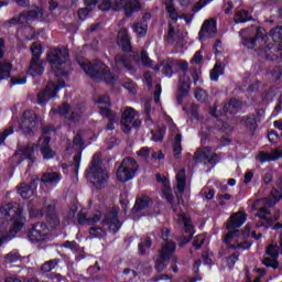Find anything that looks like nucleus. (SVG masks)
I'll list each match as a JSON object with an SVG mask.
<instances>
[{"instance_id": "9", "label": "nucleus", "mask_w": 282, "mask_h": 282, "mask_svg": "<svg viewBox=\"0 0 282 282\" xmlns=\"http://www.w3.org/2000/svg\"><path fill=\"white\" fill-rule=\"evenodd\" d=\"M28 237L31 243H43L47 239V225L36 223L29 229Z\"/></svg>"}, {"instance_id": "11", "label": "nucleus", "mask_w": 282, "mask_h": 282, "mask_svg": "<svg viewBox=\"0 0 282 282\" xmlns=\"http://www.w3.org/2000/svg\"><path fill=\"white\" fill-rule=\"evenodd\" d=\"M28 210L31 219H41V217H45L47 215H56V204L51 203L39 209L34 206V203L30 202L28 204Z\"/></svg>"}, {"instance_id": "59", "label": "nucleus", "mask_w": 282, "mask_h": 282, "mask_svg": "<svg viewBox=\"0 0 282 282\" xmlns=\"http://www.w3.org/2000/svg\"><path fill=\"white\" fill-rule=\"evenodd\" d=\"M263 265H265V268H273V270H276V268H279V261L274 258H264Z\"/></svg>"}, {"instance_id": "16", "label": "nucleus", "mask_w": 282, "mask_h": 282, "mask_svg": "<svg viewBox=\"0 0 282 282\" xmlns=\"http://www.w3.org/2000/svg\"><path fill=\"white\" fill-rule=\"evenodd\" d=\"M21 19H23L26 25L34 23V21H45V10L40 7L21 12Z\"/></svg>"}, {"instance_id": "30", "label": "nucleus", "mask_w": 282, "mask_h": 282, "mask_svg": "<svg viewBox=\"0 0 282 282\" xmlns=\"http://www.w3.org/2000/svg\"><path fill=\"white\" fill-rule=\"evenodd\" d=\"M62 177L63 176L56 172H50L42 175L41 182L43 184H58Z\"/></svg>"}, {"instance_id": "7", "label": "nucleus", "mask_w": 282, "mask_h": 282, "mask_svg": "<svg viewBox=\"0 0 282 282\" xmlns=\"http://www.w3.org/2000/svg\"><path fill=\"white\" fill-rule=\"evenodd\" d=\"M39 126V115L33 110H25L22 120L19 124V129L22 130L23 135H34V130Z\"/></svg>"}, {"instance_id": "18", "label": "nucleus", "mask_w": 282, "mask_h": 282, "mask_svg": "<svg viewBox=\"0 0 282 282\" xmlns=\"http://www.w3.org/2000/svg\"><path fill=\"white\" fill-rule=\"evenodd\" d=\"M39 182H41V178L35 177L31 181L30 185L25 183L20 184L18 193L22 197V199H30L31 196L34 195V191H36Z\"/></svg>"}, {"instance_id": "8", "label": "nucleus", "mask_w": 282, "mask_h": 282, "mask_svg": "<svg viewBox=\"0 0 282 282\" xmlns=\"http://www.w3.org/2000/svg\"><path fill=\"white\" fill-rule=\"evenodd\" d=\"M101 226H108L107 231L110 235H118V232H120V228H122V221H120L118 209H116V207H112V209L104 214Z\"/></svg>"}, {"instance_id": "61", "label": "nucleus", "mask_w": 282, "mask_h": 282, "mask_svg": "<svg viewBox=\"0 0 282 282\" xmlns=\"http://www.w3.org/2000/svg\"><path fill=\"white\" fill-rule=\"evenodd\" d=\"M28 83V77H11L10 87H14V85H25Z\"/></svg>"}, {"instance_id": "4", "label": "nucleus", "mask_w": 282, "mask_h": 282, "mask_svg": "<svg viewBox=\"0 0 282 282\" xmlns=\"http://www.w3.org/2000/svg\"><path fill=\"white\" fill-rule=\"evenodd\" d=\"M140 170L138 161L133 156H126L119 167L117 169V180L124 184L126 182H131L135 177V173Z\"/></svg>"}, {"instance_id": "37", "label": "nucleus", "mask_w": 282, "mask_h": 282, "mask_svg": "<svg viewBox=\"0 0 282 282\" xmlns=\"http://www.w3.org/2000/svg\"><path fill=\"white\" fill-rule=\"evenodd\" d=\"M12 72V64L1 63L0 64V80H8Z\"/></svg>"}, {"instance_id": "21", "label": "nucleus", "mask_w": 282, "mask_h": 282, "mask_svg": "<svg viewBox=\"0 0 282 282\" xmlns=\"http://www.w3.org/2000/svg\"><path fill=\"white\" fill-rule=\"evenodd\" d=\"M140 10H142V4L140 3V0H127L123 12L127 19H131V17H133L135 12H140Z\"/></svg>"}, {"instance_id": "57", "label": "nucleus", "mask_w": 282, "mask_h": 282, "mask_svg": "<svg viewBox=\"0 0 282 282\" xmlns=\"http://www.w3.org/2000/svg\"><path fill=\"white\" fill-rule=\"evenodd\" d=\"M111 8H113L112 0H102L101 3L99 4V10H101V12H109Z\"/></svg>"}, {"instance_id": "33", "label": "nucleus", "mask_w": 282, "mask_h": 282, "mask_svg": "<svg viewBox=\"0 0 282 282\" xmlns=\"http://www.w3.org/2000/svg\"><path fill=\"white\" fill-rule=\"evenodd\" d=\"M43 55V46L39 42H34L31 45V61L39 62Z\"/></svg>"}, {"instance_id": "17", "label": "nucleus", "mask_w": 282, "mask_h": 282, "mask_svg": "<svg viewBox=\"0 0 282 282\" xmlns=\"http://www.w3.org/2000/svg\"><path fill=\"white\" fill-rule=\"evenodd\" d=\"M151 206H153V198L147 195L137 197L131 213L132 215H138V213H142V210H149Z\"/></svg>"}, {"instance_id": "22", "label": "nucleus", "mask_w": 282, "mask_h": 282, "mask_svg": "<svg viewBox=\"0 0 282 282\" xmlns=\"http://www.w3.org/2000/svg\"><path fill=\"white\" fill-rule=\"evenodd\" d=\"M44 72H45V65L43 64V62L31 61L29 64L26 74H29V76H32L34 78L36 76H43Z\"/></svg>"}, {"instance_id": "64", "label": "nucleus", "mask_w": 282, "mask_h": 282, "mask_svg": "<svg viewBox=\"0 0 282 282\" xmlns=\"http://www.w3.org/2000/svg\"><path fill=\"white\" fill-rule=\"evenodd\" d=\"M163 74L167 76V78L173 77V63H167L163 66Z\"/></svg>"}, {"instance_id": "48", "label": "nucleus", "mask_w": 282, "mask_h": 282, "mask_svg": "<svg viewBox=\"0 0 282 282\" xmlns=\"http://www.w3.org/2000/svg\"><path fill=\"white\" fill-rule=\"evenodd\" d=\"M99 113H100V116H102V118H107V120L118 116L116 112H113V110H111L110 108H107V107H100Z\"/></svg>"}, {"instance_id": "31", "label": "nucleus", "mask_w": 282, "mask_h": 282, "mask_svg": "<svg viewBox=\"0 0 282 282\" xmlns=\"http://www.w3.org/2000/svg\"><path fill=\"white\" fill-rule=\"evenodd\" d=\"M182 133H177L174 138V143H173V153L174 158L176 160H180L182 158Z\"/></svg>"}, {"instance_id": "14", "label": "nucleus", "mask_w": 282, "mask_h": 282, "mask_svg": "<svg viewBox=\"0 0 282 282\" xmlns=\"http://www.w3.org/2000/svg\"><path fill=\"white\" fill-rule=\"evenodd\" d=\"M58 88H56V84H54L53 82H48L46 87L37 94L39 105H41L42 107L47 105V102H50L52 98H56Z\"/></svg>"}, {"instance_id": "20", "label": "nucleus", "mask_w": 282, "mask_h": 282, "mask_svg": "<svg viewBox=\"0 0 282 282\" xmlns=\"http://www.w3.org/2000/svg\"><path fill=\"white\" fill-rule=\"evenodd\" d=\"M242 107L243 104L241 102V100L232 98L224 105L223 111L224 113H230V116H235L236 113H239V111H241Z\"/></svg>"}, {"instance_id": "47", "label": "nucleus", "mask_w": 282, "mask_h": 282, "mask_svg": "<svg viewBox=\"0 0 282 282\" xmlns=\"http://www.w3.org/2000/svg\"><path fill=\"white\" fill-rule=\"evenodd\" d=\"M224 72L221 70V64H215L214 69L210 72V80L217 83L219 80V76H221Z\"/></svg>"}, {"instance_id": "42", "label": "nucleus", "mask_w": 282, "mask_h": 282, "mask_svg": "<svg viewBox=\"0 0 282 282\" xmlns=\"http://www.w3.org/2000/svg\"><path fill=\"white\" fill-rule=\"evenodd\" d=\"M61 263L59 259H52L46 262H44L41 267L42 272H52Z\"/></svg>"}, {"instance_id": "24", "label": "nucleus", "mask_w": 282, "mask_h": 282, "mask_svg": "<svg viewBox=\"0 0 282 282\" xmlns=\"http://www.w3.org/2000/svg\"><path fill=\"white\" fill-rule=\"evenodd\" d=\"M213 30H217V20L215 19L206 20L200 28L198 37L200 40L204 39L205 37L204 34H208V32H213Z\"/></svg>"}, {"instance_id": "27", "label": "nucleus", "mask_w": 282, "mask_h": 282, "mask_svg": "<svg viewBox=\"0 0 282 282\" xmlns=\"http://www.w3.org/2000/svg\"><path fill=\"white\" fill-rule=\"evenodd\" d=\"M282 152L280 150H274L271 154L268 152H260L259 160L260 162H276L281 160Z\"/></svg>"}, {"instance_id": "39", "label": "nucleus", "mask_w": 282, "mask_h": 282, "mask_svg": "<svg viewBox=\"0 0 282 282\" xmlns=\"http://www.w3.org/2000/svg\"><path fill=\"white\" fill-rule=\"evenodd\" d=\"M153 142H164L166 135V127H160L156 131H151Z\"/></svg>"}, {"instance_id": "49", "label": "nucleus", "mask_w": 282, "mask_h": 282, "mask_svg": "<svg viewBox=\"0 0 282 282\" xmlns=\"http://www.w3.org/2000/svg\"><path fill=\"white\" fill-rule=\"evenodd\" d=\"M206 243V238L202 235H197L196 238L193 240L192 246L195 250H202V246Z\"/></svg>"}, {"instance_id": "51", "label": "nucleus", "mask_w": 282, "mask_h": 282, "mask_svg": "<svg viewBox=\"0 0 282 282\" xmlns=\"http://www.w3.org/2000/svg\"><path fill=\"white\" fill-rule=\"evenodd\" d=\"M64 248H68V250H72V252H80V246L78 245V242H76V240H66L64 242Z\"/></svg>"}, {"instance_id": "34", "label": "nucleus", "mask_w": 282, "mask_h": 282, "mask_svg": "<svg viewBox=\"0 0 282 282\" xmlns=\"http://www.w3.org/2000/svg\"><path fill=\"white\" fill-rule=\"evenodd\" d=\"M88 235V239H102V237H107V231L102 227H90Z\"/></svg>"}, {"instance_id": "58", "label": "nucleus", "mask_w": 282, "mask_h": 282, "mask_svg": "<svg viewBox=\"0 0 282 282\" xmlns=\"http://www.w3.org/2000/svg\"><path fill=\"white\" fill-rule=\"evenodd\" d=\"M170 261L172 272H174V274H177L180 272V268L177 267L180 265V258H177V256H172Z\"/></svg>"}, {"instance_id": "1", "label": "nucleus", "mask_w": 282, "mask_h": 282, "mask_svg": "<svg viewBox=\"0 0 282 282\" xmlns=\"http://www.w3.org/2000/svg\"><path fill=\"white\" fill-rule=\"evenodd\" d=\"M80 67L91 80L105 83L109 87H116V84L120 80V76L111 72V68L100 59H97L95 63L83 62Z\"/></svg>"}, {"instance_id": "32", "label": "nucleus", "mask_w": 282, "mask_h": 282, "mask_svg": "<svg viewBox=\"0 0 282 282\" xmlns=\"http://www.w3.org/2000/svg\"><path fill=\"white\" fill-rule=\"evenodd\" d=\"M34 147L26 145L21 150V159L22 160H30L31 164L36 162V156H34Z\"/></svg>"}, {"instance_id": "13", "label": "nucleus", "mask_w": 282, "mask_h": 282, "mask_svg": "<svg viewBox=\"0 0 282 282\" xmlns=\"http://www.w3.org/2000/svg\"><path fill=\"white\" fill-rule=\"evenodd\" d=\"M246 221H248V214H246L243 208H241L240 210L230 215L226 225V229L237 230V228H241Z\"/></svg>"}, {"instance_id": "5", "label": "nucleus", "mask_w": 282, "mask_h": 282, "mask_svg": "<svg viewBox=\"0 0 282 282\" xmlns=\"http://www.w3.org/2000/svg\"><path fill=\"white\" fill-rule=\"evenodd\" d=\"M86 177L97 191H100L105 186V182H107V174L100 166V162L96 160V156L93 158L91 166L86 170Z\"/></svg>"}, {"instance_id": "28", "label": "nucleus", "mask_w": 282, "mask_h": 282, "mask_svg": "<svg viewBox=\"0 0 282 282\" xmlns=\"http://www.w3.org/2000/svg\"><path fill=\"white\" fill-rule=\"evenodd\" d=\"M177 217L183 224L185 235H191L193 228H195V226H193V219L188 217L184 212L178 213Z\"/></svg>"}, {"instance_id": "10", "label": "nucleus", "mask_w": 282, "mask_h": 282, "mask_svg": "<svg viewBox=\"0 0 282 282\" xmlns=\"http://www.w3.org/2000/svg\"><path fill=\"white\" fill-rule=\"evenodd\" d=\"M235 237H241V230L239 229L231 230L224 237L223 243L227 246L228 250H250V248L252 247L251 242L243 241L237 245L230 243V241H232Z\"/></svg>"}, {"instance_id": "38", "label": "nucleus", "mask_w": 282, "mask_h": 282, "mask_svg": "<svg viewBox=\"0 0 282 282\" xmlns=\"http://www.w3.org/2000/svg\"><path fill=\"white\" fill-rule=\"evenodd\" d=\"M40 153L43 160H54V158H56V151H54L50 145L40 147Z\"/></svg>"}, {"instance_id": "54", "label": "nucleus", "mask_w": 282, "mask_h": 282, "mask_svg": "<svg viewBox=\"0 0 282 282\" xmlns=\"http://www.w3.org/2000/svg\"><path fill=\"white\" fill-rule=\"evenodd\" d=\"M195 98L198 102H206V98H208V93L206 90L198 88L195 91Z\"/></svg>"}, {"instance_id": "36", "label": "nucleus", "mask_w": 282, "mask_h": 282, "mask_svg": "<svg viewBox=\"0 0 282 282\" xmlns=\"http://www.w3.org/2000/svg\"><path fill=\"white\" fill-rule=\"evenodd\" d=\"M235 23H248V21H252V17H250V12L247 10L236 12L234 17Z\"/></svg>"}, {"instance_id": "43", "label": "nucleus", "mask_w": 282, "mask_h": 282, "mask_svg": "<svg viewBox=\"0 0 282 282\" xmlns=\"http://www.w3.org/2000/svg\"><path fill=\"white\" fill-rule=\"evenodd\" d=\"M46 221L52 230L56 229L57 226H61V219L57 214L46 215Z\"/></svg>"}, {"instance_id": "53", "label": "nucleus", "mask_w": 282, "mask_h": 282, "mask_svg": "<svg viewBox=\"0 0 282 282\" xmlns=\"http://www.w3.org/2000/svg\"><path fill=\"white\" fill-rule=\"evenodd\" d=\"M141 63L145 67L153 66V61L151 59V57H149V53L147 51H141Z\"/></svg>"}, {"instance_id": "6", "label": "nucleus", "mask_w": 282, "mask_h": 282, "mask_svg": "<svg viewBox=\"0 0 282 282\" xmlns=\"http://www.w3.org/2000/svg\"><path fill=\"white\" fill-rule=\"evenodd\" d=\"M177 66L181 67L183 72V76L178 78V87H177V94H176V102L177 105H183L184 98L191 94V77L186 76V73L188 72V62L183 61L178 62Z\"/></svg>"}, {"instance_id": "15", "label": "nucleus", "mask_w": 282, "mask_h": 282, "mask_svg": "<svg viewBox=\"0 0 282 282\" xmlns=\"http://www.w3.org/2000/svg\"><path fill=\"white\" fill-rule=\"evenodd\" d=\"M117 45L126 54H131L133 52V46L131 45V36H129V30L127 28H121L117 34Z\"/></svg>"}, {"instance_id": "63", "label": "nucleus", "mask_w": 282, "mask_h": 282, "mask_svg": "<svg viewBox=\"0 0 282 282\" xmlns=\"http://www.w3.org/2000/svg\"><path fill=\"white\" fill-rule=\"evenodd\" d=\"M137 155L139 158H142V160H149V155H151V150L147 147L141 148L138 152Z\"/></svg>"}, {"instance_id": "12", "label": "nucleus", "mask_w": 282, "mask_h": 282, "mask_svg": "<svg viewBox=\"0 0 282 282\" xmlns=\"http://www.w3.org/2000/svg\"><path fill=\"white\" fill-rule=\"evenodd\" d=\"M282 199V188L276 187L271 191V197L270 198H260L253 202L251 208L252 210H259V206L261 204L263 206H267L268 208H272V206H275L278 202H281Z\"/></svg>"}, {"instance_id": "35", "label": "nucleus", "mask_w": 282, "mask_h": 282, "mask_svg": "<svg viewBox=\"0 0 282 282\" xmlns=\"http://www.w3.org/2000/svg\"><path fill=\"white\" fill-rule=\"evenodd\" d=\"M135 120V109L128 107L123 110L121 115V124H124V122H133Z\"/></svg>"}, {"instance_id": "44", "label": "nucleus", "mask_w": 282, "mask_h": 282, "mask_svg": "<svg viewBox=\"0 0 282 282\" xmlns=\"http://www.w3.org/2000/svg\"><path fill=\"white\" fill-rule=\"evenodd\" d=\"M133 30L138 36H147V32L149 31V25L144 22H140L133 25Z\"/></svg>"}, {"instance_id": "46", "label": "nucleus", "mask_w": 282, "mask_h": 282, "mask_svg": "<svg viewBox=\"0 0 282 282\" xmlns=\"http://www.w3.org/2000/svg\"><path fill=\"white\" fill-rule=\"evenodd\" d=\"M4 259L7 263H18V261H21L22 257L18 251H10L4 256Z\"/></svg>"}, {"instance_id": "2", "label": "nucleus", "mask_w": 282, "mask_h": 282, "mask_svg": "<svg viewBox=\"0 0 282 282\" xmlns=\"http://www.w3.org/2000/svg\"><path fill=\"white\" fill-rule=\"evenodd\" d=\"M46 61L51 67V72L55 74V78H68L72 74V67L65 68L67 61H69V48H50L46 53Z\"/></svg>"}, {"instance_id": "62", "label": "nucleus", "mask_w": 282, "mask_h": 282, "mask_svg": "<svg viewBox=\"0 0 282 282\" xmlns=\"http://www.w3.org/2000/svg\"><path fill=\"white\" fill-rule=\"evenodd\" d=\"M70 109L72 106L69 104H64L63 106L57 108L56 113H58V116H68Z\"/></svg>"}, {"instance_id": "56", "label": "nucleus", "mask_w": 282, "mask_h": 282, "mask_svg": "<svg viewBox=\"0 0 282 282\" xmlns=\"http://www.w3.org/2000/svg\"><path fill=\"white\" fill-rule=\"evenodd\" d=\"M239 256H240L239 251H236L231 253L229 257H227V263L229 268H235V263L239 261Z\"/></svg>"}, {"instance_id": "50", "label": "nucleus", "mask_w": 282, "mask_h": 282, "mask_svg": "<svg viewBox=\"0 0 282 282\" xmlns=\"http://www.w3.org/2000/svg\"><path fill=\"white\" fill-rule=\"evenodd\" d=\"M213 0H198V2L194 3L193 8H192V12L197 13L199 12V10H202L203 8H206V6H208V3H210Z\"/></svg>"}, {"instance_id": "52", "label": "nucleus", "mask_w": 282, "mask_h": 282, "mask_svg": "<svg viewBox=\"0 0 282 282\" xmlns=\"http://www.w3.org/2000/svg\"><path fill=\"white\" fill-rule=\"evenodd\" d=\"M166 43L173 45L175 43V26L173 24H169L167 35H166Z\"/></svg>"}, {"instance_id": "40", "label": "nucleus", "mask_w": 282, "mask_h": 282, "mask_svg": "<svg viewBox=\"0 0 282 282\" xmlns=\"http://www.w3.org/2000/svg\"><path fill=\"white\" fill-rule=\"evenodd\" d=\"M115 63L119 67H124L126 69H131V62L127 58L126 55L118 54L115 56Z\"/></svg>"}, {"instance_id": "55", "label": "nucleus", "mask_w": 282, "mask_h": 282, "mask_svg": "<svg viewBox=\"0 0 282 282\" xmlns=\"http://www.w3.org/2000/svg\"><path fill=\"white\" fill-rule=\"evenodd\" d=\"M221 161V155L218 153L212 154V156H208L207 162L205 164H209L210 166H217L219 162Z\"/></svg>"}, {"instance_id": "41", "label": "nucleus", "mask_w": 282, "mask_h": 282, "mask_svg": "<svg viewBox=\"0 0 282 282\" xmlns=\"http://www.w3.org/2000/svg\"><path fill=\"white\" fill-rule=\"evenodd\" d=\"M170 261L171 260H167L166 258H163L162 256H159V258L155 261V265H154L156 272L160 274L163 271H165Z\"/></svg>"}, {"instance_id": "60", "label": "nucleus", "mask_w": 282, "mask_h": 282, "mask_svg": "<svg viewBox=\"0 0 282 282\" xmlns=\"http://www.w3.org/2000/svg\"><path fill=\"white\" fill-rule=\"evenodd\" d=\"M127 1L128 0H115V2L112 3V10H115V12H121V10L124 11V6Z\"/></svg>"}, {"instance_id": "3", "label": "nucleus", "mask_w": 282, "mask_h": 282, "mask_svg": "<svg viewBox=\"0 0 282 282\" xmlns=\"http://www.w3.org/2000/svg\"><path fill=\"white\" fill-rule=\"evenodd\" d=\"M0 217H2V219H8L10 217L13 223L9 229V234L11 235H18L25 226L26 219L25 216H23V208L14 206L11 203L0 207Z\"/></svg>"}, {"instance_id": "26", "label": "nucleus", "mask_w": 282, "mask_h": 282, "mask_svg": "<svg viewBox=\"0 0 282 282\" xmlns=\"http://www.w3.org/2000/svg\"><path fill=\"white\" fill-rule=\"evenodd\" d=\"M176 188L181 195L184 193V191H186V170L185 169H181L176 173Z\"/></svg>"}, {"instance_id": "23", "label": "nucleus", "mask_w": 282, "mask_h": 282, "mask_svg": "<svg viewBox=\"0 0 282 282\" xmlns=\"http://www.w3.org/2000/svg\"><path fill=\"white\" fill-rule=\"evenodd\" d=\"M177 249V246L175 245V242H166L160 251L161 257H163V259H167V261H171V259L173 258V252H175V250Z\"/></svg>"}, {"instance_id": "25", "label": "nucleus", "mask_w": 282, "mask_h": 282, "mask_svg": "<svg viewBox=\"0 0 282 282\" xmlns=\"http://www.w3.org/2000/svg\"><path fill=\"white\" fill-rule=\"evenodd\" d=\"M213 153V148L204 147L202 150H198L194 153V162H208V158Z\"/></svg>"}, {"instance_id": "45", "label": "nucleus", "mask_w": 282, "mask_h": 282, "mask_svg": "<svg viewBox=\"0 0 282 282\" xmlns=\"http://www.w3.org/2000/svg\"><path fill=\"white\" fill-rule=\"evenodd\" d=\"M151 246H153V240L151 237H147L144 240H141V242L138 245L139 254H147V248H151Z\"/></svg>"}, {"instance_id": "19", "label": "nucleus", "mask_w": 282, "mask_h": 282, "mask_svg": "<svg viewBox=\"0 0 282 282\" xmlns=\"http://www.w3.org/2000/svg\"><path fill=\"white\" fill-rule=\"evenodd\" d=\"M241 123L248 131H250L251 135H254L257 129H259V119H257V115L254 113L242 116Z\"/></svg>"}, {"instance_id": "29", "label": "nucleus", "mask_w": 282, "mask_h": 282, "mask_svg": "<svg viewBox=\"0 0 282 282\" xmlns=\"http://www.w3.org/2000/svg\"><path fill=\"white\" fill-rule=\"evenodd\" d=\"M164 3L170 19L174 22H177L180 19V13H177V9H175V0H165Z\"/></svg>"}]
</instances>
